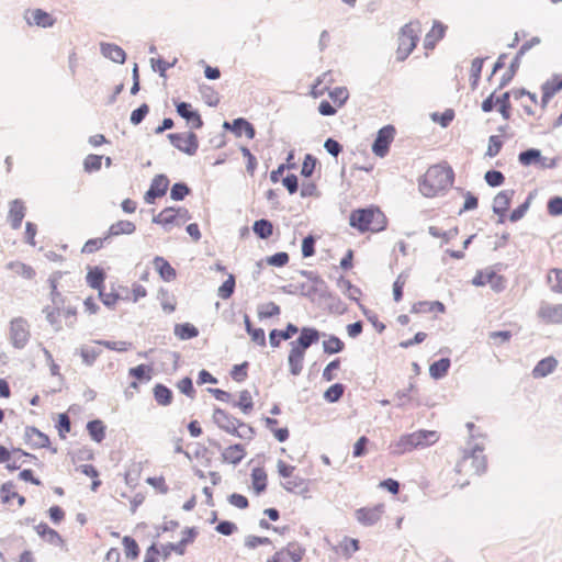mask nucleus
Masks as SVG:
<instances>
[{
  "label": "nucleus",
  "instance_id": "nucleus-5",
  "mask_svg": "<svg viewBox=\"0 0 562 562\" xmlns=\"http://www.w3.org/2000/svg\"><path fill=\"white\" fill-rule=\"evenodd\" d=\"M540 42H541L540 37L533 36L532 38L525 42L520 46V48L516 53L515 57L513 58L512 63L509 64L507 71L503 74L497 89H503L513 80L514 76L516 75L517 70L520 67V60H521L522 56L528 50H530L533 46L540 44Z\"/></svg>",
  "mask_w": 562,
  "mask_h": 562
},
{
  "label": "nucleus",
  "instance_id": "nucleus-15",
  "mask_svg": "<svg viewBox=\"0 0 562 562\" xmlns=\"http://www.w3.org/2000/svg\"><path fill=\"white\" fill-rule=\"evenodd\" d=\"M177 113L184 119L192 128L200 130L203 126V121L200 113L192 108L188 102L181 101L176 104Z\"/></svg>",
  "mask_w": 562,
  "mask_h": 562
},
{
  "label": "nucleus",
  "instance_id": "nucleus-39",
  "mask_svg": "<svg viewBox=\"0 0 562 562\" xmlns=\"http://www.w3.org/2000/svg\"><path fill=\"white\" fill-rule=\"evenodd\" d=\"M414 449H417L413 439H411V435L406 434L400 437V439L392 445V453L393 454H404L406 452H409Z\"/></svg>",
  "mask_w": 562,
  "mask_h": 562
},
{
  "label": "nucleus",
  "instance_id": "nucleus-12",
  "mask_svg": "<svg viewBox=\"0 0 562 562\" xmlns=\"http://www.w3.org/2000/svg\"><path fill=\"white\" fill-rule=\"evenodd\" d=\"M313 294L318 295L319 299L328 301V305L330 310H335L336 312L342 313L345 308H339V306H334V303H340L339 299L335 296L328 289L327 283L321 278L317 282H315L308 290L307 293H303V295L311 296Z\"/></svg>",
  "mask_w": 562,
  "mask_h": 562
},
{
  "label": "nucleus",
  "instance_id": "nucleus-34",
  "mask_svg": "<svg viewBox=\"0 0 562 562\" xmlns=\"http://www.w3.org/2000/svg\"><path fill=\"white\" fill-rule=\"evenodd\" d=\"M541 150L538 148H528L522 150L518 155V161L524 167H529L531 165H539L541 160Z\"/></svg>",
  "mask_w": 562,
  "mask_h": 562
},
{
  "label": "nucleus",
  "instance_id": "nucleus-60",
  "mask_svg": "<svg viewBox=\"0 0 562 562\" xmlns=\"http://www.w3.org/2000/svg\"><path fill=\"white\" fill-rule=\"evenodd\" d=\"M484 180L490 187L496 188L504 183L505 177L501 171L491 169L485 172Z\"/></svg>",
  "mask_w": 562,
  "mask_h": 562
},
{
  "label": "nucleus",
  "instance_id": "nucleus-25",
  "mask_svg": "<svg viewBox=\"0 0 562 562\" xmlns=\"http://www.w3.org/2000/svg\"><path fill=\"white\" fill-rule=\"evenodd\" d=\"M153 263L164 281L170 282L176 279L177 272L175 268L164 257L156 256Z\"/></svg>",
  "mask_w": 562,
  "mask_h": 562
},
{
  "label": "nucleus",
  "instance_id": "nucleus-27",
  "mask_svg": "<svg viewBox=\"0 0 562 562\" xmlns=\"http://www.w3.org/2000/svg\"><path fill=\"white\" fill-rule=\"evenodd\" d=\"M558 366V361L553 357H547L541 359L532 369V376L538 378H544L552 373Z\"/></svg>",
  "mask_w": 562,
  "mask_h": 562
},
{
  "label": "nucleus",
  "instance_id": "nucleus-43",
  "mask_svg": "<svg viewBox=\"0 0 562 562\" xmlns=\"http://www.w3.org/2000/svg\"><path fill=\"white\" fill-rule=\"evenodd\" d=\"M7 268L11 271H13L14 273L23 277L24 279H27V280H31L34 278L35 276V271L34 269L29 266V265H25L23 262H20V261H11L7 265Z\"/></svg>",
  "mask_w": 562,
  "mask_h": 562
},
{
  "label": "nucleus",
  "instance_id": "nucleus-19",
  "mask_svg": "<svg viewBox=\"0 0 562 562\" xmlns=\"http://www.w3.org/2000/svg\"><path fill=\"white\" fill-rule=\"evenodd\" d=\"M35 530L37 535L47 543L55 547H63L65 541L61 536L53 528H50L46 522H40L35 526Z\"/></svg>",
  "mask_w": 562,
  "mask_h": 562
},
{
  "label": "nucleus",
  "instance_id": "nucleus-3",
  "mask_svg": "<svg viewBox=\"0 0 562 562\" xmlns=\"http://www.w3.org/2000/svg\"><path fill=\"white\" fill-rule=\"evenodd\" d=\"M454 172L451 167L434 165L428 168L419 180V191L424 196L432 198L440 191L447 190L453 183Z\"/></svg>",
  "mask_w": 562,
  "mask_h": 562
},
{
  "label": "nucleus",
  "instance_id": "nucleus-40",
  "mask_svg": "<svg viewBox=\"0 0 562 562\" xmlns=\"http://www.w3.org/2000/svg\"><path fill=\"white\" fill-rule=\"evenodd\" d=\"M252 487L257 495H260L267 488V474L263 469L255 468L251 471Z\"/></svg>",
  "mask_w": 562,
  "mask_h": 562
},
{
  "label": "nucleus",
  "instance_id": "nucleus-11",
  "mask_svg": "<svg viewBox=\"0 0 562 562\" xmlns=\"http://www.w3.org/2000/svg\"><path fill=\"white\" fill-rule=\"evenodd\" d=\"M169 187V179L166 175H156L149 186V189L145 192L144 200L147 204L155 203L156 199L164 196L167 193Z\"/></svg>",
  "mask_w": 562,
  "mask_h": 562
},
{
  "label": "nucleus",
  "instance_id": "nucleus-53",
  "mask_svg": "<svg viewBox=\"0 0 562 562\" xmlns=\"http://www.w3.org/2000/svg\"><path fill=\"white\" fill-rule=\"evenodd\" d=\"M191 189L184 182H176L172 184L170 190V199L173 201H182L189 195Z\"/></svg>",
  "mask_w": 562,
  "mask_h": 562
},
{
  "label": "nucleus",
  "instance_id": "nucleus-1",
  "mask_svg": "<svg viewBox=\"0 0 562 562\" xmlns=\"http://www.w3.org/2000/svg\"><path fill=\"white\" fill-rule=\"evenodd\" d=\"M484 436H470L464 448H462L461 459L457 462L456 471L467 477L480 476L486 472L487 459L484 454Z\"/></svg>",
  "mask_w": 562,
  "mask_h": 562
},
{
  "label": "nucleus",
  "instance_id": "nucleus-47",
  "mask_svg": "<svg viewBox=\"0 0 562 562\" xmlns=\"http://www.w3.org/2000/svg\"><path fill=\"white\" fill-rule=\"evenodd\" d=\"M124 552L127 559L135 560L139 555V547L136 540L131 536H124L122 539Z\"/></svg>",
  "mask_w": 562,
  "mask_h": 562
},
{
  "label": "nucleus",
  "instance_id": "nucleus-44",
  "mask_svg": "<svg viewBox=\"0 0 562 562\" xmlns=\"http://www.w3.org/2000/svg\"><path fill=\"white\" fill-rule=\"evenodd\" d=\"M232 405L238 407L244 414H249L254 408V402L251 394L248 390H244L239 393V400L233 401Z\"/></svg>",
  "mask_w": 562,
  "mask_h": 562
},
{
  "label": "nucleus",
  "instance_id": "nucleus-21",
  "mask_svg": "<svg viewBox=\"0 0 562 562\" xmlns=\"http://www.w3.org/2000/svg\"><path fill=\"white\" fill-rule=\"evenodd\" d=\"M100 52L103 57L112 60L113 63L124 64L126 59V53L122 47L112 43L100 44Z\"/></svg>",
  "mask_w": 562,
  "mask_h": 562
},
{
  "label": "nucleus",
  "instance_id": "nucleus-41",
  "mask_svg": "<svg viewBox=\"0 0 562 562\" xmlns=\"http://www.w3.org/2000/svg\"><path fill=\"white\" fill-rule=\"evenodd\" d=\"M76 352L80 355L83 364L87 367H92L97 358L101 355V349L90 346H82Z\"/></svg>",
  "mask_w": 562,
  "mask_h": 562
},
{
  "label": "nucleus",
  "instance_id": "nucleus-48",
  "mask_svg": "<svg viewBox=\"0 0 562 562\" xmlns=\"http://www.w3.org/2000/svg\"><path fill=\"white\" fill-rule=\"evenodd\" d=\"M344 392L345 385L341 383H335L324 392V400L328 403H336L342 397Z\"/></svg>",
  "mask_w": 562,
  "mask_h": 562
},
{
  "label": "nucleus",
  "instance_id": "nucleus-45",
  "mask_svg": "<svg viewBox=\"0 0 562 562\" xmlns=\"http://www.w3.org/2000/svg\"><path fill=\"white\" fill-rule=\"evenodd\" d=\"M153 368L148 364H138L128 370V374L139 382H148L151 379Z\"/></svg>",
  "mask_w": 562,
  "mask_h": 562
},
{
  "label": "nucleus",
  "instance_id": "nucleus-32",
  "mask_svg": "<svg viewBox=\"0 0 562 562\" xmlns=\"http://www.w3.org/2000/svg\"><path fill=\"white\" fill-rule=\"evenodd\" d=\"M233 127L235 130L236 137L246 135L247 138L252 139L256 136V130L254 125L244 117L235 119Z\"/></svg>",
  "mask_w": 562,
  "mask_h": 562
},
{
  "label": "nucleus",
  "instance_id": "nucleus-49",
  "mask_svg": "<svg viewBox=\"0 0 562 562\" xmlns=\"http://www.w3.org/2000/svg\"><path fill=\"white\" fill-rule=\"evenodd\" d=\"M494 280L501 281L502 277L496 274L494 271H490L484 273L483 271H477L474 278L472 279V284L475 286H483L485 284L492 283Z\"/></svg>",
  "mask_w": 562,
  "mask_h": 562
},
{
  "label": "nucleus",
  "instance_id": "nucleus-13",
  "mask_svg": "<svg viewBox=\"0 0 562 562\" xmlns=\"http://www.w3.org/2000/svg\"><path fill=\"white\" fill-rule=\"evenodd\" d=\"M24 439L32 448H49L53 453L57 452L56 448H50L49 437L34 426L25 427Z\"/></svg>",
  "mask_w": 562,
  "mask_h": 562
},
{
  "label": "nucleus",
  "instance_id": "nucleus-46",
  "mask_svg": "<svg viewBox=\"0 0 562 562\" xmlns=\"http://www.w3.org/2000/svg\"><path fill=\"white\" fill-rule=\"evenodd\" d=\"M344 341L335 335H330L327 340L323 341V349L327 355L339 353L344 350Z\"/></svg>",
  "mask_w": 562,
  "mask_h": 562
},
{
  "label": "nucleus",
  "instance_id": "nucleus-54",
  "mask_svg": "<svg viewBox=\"0 0 562 562\" xmlns=\"http://www.w3.org/2000/svg\"><path fill=\"white\" fill-rule=\"evenodd\" d=\"M281 310L280 306L273 302H269L267 304H262L258 308V317L260 319L271 318L278 316Z\"/></svg>",
  "mask_w": 562,
  "mask_h": 562
},
{
  "label": "nucleus",
  "instance_id": "nucleus-17",
  "mask_svg": "<svg viewBox=\"0 0 562 562\" xmlns=\"http://www.w3.org/2000/svg\"><path fill=\"white\" fill-rule=\"evenodd\" d=\"M383 513V505H376L371 508L362 507L356 512V517L363 526H373L376 524Z\"/></svg>",
  "mask_w": 562,
  "mask_h": 562
},
{
  "label": "nucleus",
  "instance_id": "nucleus-31",
  "mask_svg": "<svg viewBox=\"0 0 562 562\" xmlns=\"http://www.w3.org/2000/svg\"><path fill=\"white\" fill-rule=\"evenodd\" d=\"M155 401L161 406H168L173 398L172 391L165 384L157 383L153 389Z\"/></svg>",
  "mask_w": 562,
  "mask_h": 562
},
{
  "label": "nucleus",
  "instance_id": "nucleus-28",
  "mask_svg": "<svg viewBox=\"0 0 562 562\" xmlns=\"http://www.w3.org/2000/svg\"><path fill=\"white\" fill-rule=\"evenodd\" d=\"M136 231V225L131 222V221H126V220H121V221H117L116 223H113L108 232H106V237H115V236H119V235H132L134 234Z\"/></svg>",
  "mask_w": 562,
  "mask_h": 562
},
{
  "label": "nucleus",
  "instance_id": "nucleus-22",
  "mask_svg": "<svg viewBox=\"0 0 562 562\" xmlns=\"http://www.w3.org/2000/svg\"><path fill=\"white\" fill-rule=\"evenodd\" d=\"M25 210L26 209L22 200L15 199L10 202L8 218L13 229H18L21 227L22 221L25 216Z\"/></svg>",
  "mask_w": 562,
  "mask_h": 562
},
{
  "label": "nucleus",
  "instance_id": "nucleus-30",
  "mask_svg": "<svg viewBox=\"0 0 562 562\" xmlns=\"http://www.w3.org/2000/svg\"><path fill=\"white\" fill-rule=\"evenodd\" d=\"M105 277V271L102 268L93 267L89 269L86 280L90 288L99 291L103 289Z\"/></svg>",
  "mask_w": 562,
  "mask_h": 562
},
{
  "label": "nucleus",
  "instance_id": "nucleus-18",
  "mask_svg": "<svg viewBox=\"0 0 562 562\" xmlns=\"http://www.w3.org/2000/svg\"><path fill=\"white\" fill-rule=\"evenodd\" d=\"M299 333V327L288 323L284 329H271L269 333V342L272 348H278L281 340H288Z\"/></svg>",
  "mask_w": 562,
  "mask_h": 562
},
{
  "label": "nucleus",
  "instance_id": "nucleus-33",
  "mask_svg": "<svg viewBox=\"0 0 562 562\" xmlns=\"http://www.w3.org/2000/svg\"><path fill=\"white\" fill-rule=\"evenodd\" d=\"M451 361L449 358H441L437 361H434L429 366V374L435 380H440L445 378L450 368Z\"/></svg>",
  "mask_w": 562,
  "mask_h": 562
},
{
  "label": "nucleus",
  "instance_id": "nucleus-58",
  "mask_svg": "<svg viewBox=\"0 0 562 562\" xmlns=\"http://www.w3.org/2000/svg\"><path fill=\"white\" fill-rule=\"evenodd\" d=\"M532 198H533L532 193H529L526 201L512 211V213L509 215L510 222H513V223L518 222L519 220H521L525 216V214L529 210Z\"/></svg>",
  "mask_w": 562,
  "mask_h": 562
},
{
  "label": "nucleus",
  "instance_id": "nucleus-63",
  "mask_svg": "<svg viewBox=\"0 0 562 562\" xmlns=\"http://www.w3.org/2000/svg\"><path fill=\"white\" fill-rule=\"evenodd\" d=\"M149 113V106L146 103L140 104L137 109L132 111L130 121L133 125H139L146 115Z\"/></svg>",
  "mask_w": 562,
  "mask_h": 562
},
{
  "label": "nucleus",
  "instance_id": "nucleus-20",
  "mask_svg": "<svg viewBox=\"0 0 562 562\" xmlns=\"http://www.w3.org/2000/svg\"><path fill=\"white\" fill-rule=\"evenodd\" d=\"M514 194H515L514 190L499 191L495 195L494 201H493V206H492L493 212L496 215L505 216V214L510 205Z\"/></svg>",
  "mask_w": 562,
  "mask_h": 562
},
{
  "label": "nucleus",
  "instance_id": "nucleus-51",
  "mask_svg": "<svg viewBox=\"0 0 562 562\" xmlns=\"http://www.w3.org/2000/svg\"><path fill=\"white\" fill-rule=\"evenodd\" d=\"M236 280L234 274H228L227 279L222 283L217 290V295L223 299H229L235 291Z\"/></svg>",
  "mask_w": 562,
  "mask_h": 562
},
{
  "label": "nucleus",
  "instance_id": "nucleus-23",
  "mask_svg": "<svg viewBox=\"0 0 562 562\" xmlns=\"http://www.w3.org/2000/svg\"><path fill=\"white\" fill-rule=\"evenodd\" d=\"M411 435V439H413L416 448H426L428 446L434 445L439 440V435L435 430H425L420 429L414 431Z\"/></svg>",
  "mask_w": 562,
  "mask_h": 562
},
{
  "label": "nucleus",
  "instance_id": "nucleus-9",
  "mask_svg": "<svg viewBox=\"0 0 562 562\" xmlns=\"http://www.w3.org/2000/svg\"><path fill=\"white\" fill-rule=\"evenodd\" d=\"M394 135L395 127L393 125H385L382 128H380L371 147L372 153L381 158L386 156L390 149V145L394 139Z\"/></svg>",
  "mask_w": 562,
  "mask_h": 562
},
{
  "label": "nucleus",
  "instance_id": "nucleus-37",
  "mask_svg": "<svg viewBox=\"0 0 562 562\" xmlns=\"http://www.w3.org/2000/svg\"><path fill=\"white\" fill-rule=\"evenodd\" d=\"M175 335L181 340H189L199 335V329L191 323L176 324Z\"/></svg>",
  "mask_w": 562,
  "mask_h": 562
},
{
  "label": "nucleus",
  "instance_id": "nucleus-29",
  "mask_svg": "<svg viewBox=\"0 0 562 562\" xmlns=\"http://www.w3.org/2000/svg\"><path fill=\"white\" fill-rule=\"evenodd\" d=\"M282 486L285 491L290 492V493H295V494H305L306 492H308V484H307V481L301 476H291L289 477V480L284 483H282Z\"/></svg>",
  "mask_w": 562,
  "mask_h": 562
},
{
  "label": "nucleus",
  "instance_id": "nucleus-38",
  "mask_svg": "<svg viewBox=\"0 0 562 562\" xmlns=\"http://www.w3.org/2000/svg\"><path fill=\"white\" fill-rule=\"evenodd\" d=\"M87 430L91 439L101 442L105 437V426L100 419H93L87 423Z\"/></svg>",
  "mask_w": 562,
  "mask_h": 562
},
{
  "label": "nucleus",
  "instance_id": "nucleus-56",
  "mask_svg": "<svg viewBox=\"0 0 562 562\" xmlns=\"http://www.w3.org/2000/svg\"><path fill=\"white\" fill-rule=\"evenodd\" d=\"M510 95L512 92L506 91L502 95L497 97L498 111L504 120H509L510 117Z\"/></svg>",
  "mask_w": 562,
  "mask_h": 562
},
{
  "label": "nucleus",
  "instance_id": "nucleus-14",
  "mask_svg": "<svg viewBox=\"0 0 562 562\" xmlns=\"http://www.w3.org/2000/svg\"><path fill=\"white\" fill-rule=\"evenodd\" d=\"M418 42L417 30L413 23L405 24L398 34V47L402 50L412 53Z\"/></svg>",
  "mask_w": 562,
  "mask_h": 562
},
{
  "label": "nucleus",
  "instance_id": "nucleus-55",
  "mask_svg": "<svg viewBox=\"0 0 562 562\" xmlns=\"http://www.w3.org/2000/svg\"><path fill=\"white\" fill-rule=\"evenodd\" d=\"M283 550L286 552V558L290 562H300L305 552V549L295 542L289 543L286 548H283Z\"/></svg>",
  "mask_w": 562,
  "mask_h": 562
},
{
  "label": "nucleus",
  "instance_id": "nucleus-57",
  "mask_svg": "<svg viewBox=\"0 0 562 562\" xmlns=\"http://www.w3.org/2000/svg\"><path fill=\"white\" fill-rule=\"evenodd\" d=\"M548 282L553 292L562 293V269H551L548 273Z\"/></svg>",
  "mask_w": 562,
  "mask_h": 562
},
{
  "label": "nucleus",
  "instance_id": "nucleus-42",
  "mask_svg": "<svg viewBox=\"0 0 562 562\" xmlns=\"http://www.w3.org/2000/svg\"><path fill=\"white\" fill-rule=\"evenodd\" d=\"M238 418L229 415L226 411L222 408H215L213 412V420L221 429H227L232 424H234Z\"/></svg>",
  "mask_w": 562,
  "mask_h": 562
},
{
  "label": "nucleus",
  "instance_id": "nucleus-10",
  "mask_svg": "<svg viewBox=\"0 0 562 562\" xmlns=\"http://www.w3.org/2000/svg\"><path fill=\"white\" fill-rule=\"evenodd\" d=\"M23 18L27 25L48 29L54 26L56 20L43 9H26Z\"/></svg>",
  "mask_w": 562,
  "mask_h": 562
},
{
  "label": "nucleus",
  "instance_id": "nucleus-24",
  "mask_svg": "<svg viewBox=\"0 0 562 562\" xmlns=\"http://www.w3.org/2000/svg\"><path fill=\"white\" fill-rule=\"evenodd\" d=\"M541 106L546 108L553 95L562 90V76H554L551 81H546L542 87Z\"/></svg>",
  "mask_w": 562,
  "mask_h": 562
},
{
  "label": "nucleus",
  "instance_id": "nucleus-61",
  "mask_svg": "<svg viewBox=\"0 0 562 562\" xmlns=\"http://www.w3.org/2000/svg\"><path fill=\"white\" fill-rule=\"evenodd\" d=\"M316 165L317 159L313 155L306 154L302 164L301 175L305 178L312 177Z\"/></svg>",
  "mask_w": 562,
  "mask_h": 562
},
{
  "label": "nucleus",
  "instance_id": "nucleus-2",
  "mask_svg": "<svg viewBox=\"0 0 562 562\" xmlns=\"http://www.w3.org/2000/svg\"><path fill=\"white\" fill-rule=\"evenodd\" d=\"M321 336L322 333L315 327L304 326L299 328V337L289 344L288 366L292 375L297 376L301 374L306 350L318 342Z\"/></svg>",
  "mask_w": 562,
  "mask_h": 562
},
{
  "label": "nucleus",
  "instance_id": "nucleus-62",
  "mask_svg": "<svg viewBox=\"0 0 562 562\" xmlns=\"http://www.w3.org/2000/svg\"><path fill=\"white\" fill-rule=\"evenodd\" d=\"M329 97L338 106H342L349 98V92L346 87H336L329 92Z\"/></svg>",
  "mask_w": 562,
  "mask_h": 562
},
{
  "label": "nucleus",
  "instance_id": "nucleus-35",
  "mask_svg": "<svg viewBox=\"0 0 562 562\" xmlns=\"http://www.w3.org/2000/svg\"><path fill=\"white\" fill-rule=\"evenodd\" d=\"M446 32V25H443L439 21H435L432 29L425 37V47L426 48H432L435 44L441 40Z\"/></svg>",
  "mask_w": 562,
  "mask_h": 562
},
{
  "label": "nucleus",
  "instance_id": "nucleus-6",
  "mask_svg": "<svg viewBox=\"0 0 562 562\" xmlns=\"http://www.w3.org/2000/svg\"><path fill=\"white\" fill-rule=\"evenodd\" d=\"M26 319L13 318L10 323V341L16 349H23L30 339V328Z\"/></svg>",
  "mask_w": 562,
  "mask_h": 562
},
{
  "label": "nucleus",
  "instance_id": "nucleus-8",
  "mask_svg": "<svg viewBox=\"0 0 562 562\" xmlns=\"http://www.w3.org/2000/svg\"><path fill=\"white\" fill-rule=\"evenodd\" d=\"M182 533L183 537L179 542H168L167 544L161 546V557L164 560H167L172 551L179 555H183L186 547L192 543L198 536V531L194 527H186Z\"/></svg>",
  "mask_w": 562,
  "mask_h": 562
},
{
  "label": "nucleus",
  "instance_id": "nucleus-59",
  "mask_svg": "<svg viewBox=\"0 0 562 562\" xmlns=\"http://www.w3.org/2000/svg\"><path fill=\"white\" fill-rule=\"evenodd\" d=\"M103 156L88 155L83 160V169L86 172L98 171L101 168Z\"/></svg>",
  "mask_w": 562,
  "mask_h": 562
},
{
  "label": "nucleus",
  "instance_id": "nucleus-16",
  "mask_svg": "<svg viewBox=\"0 0 562 562\" xmlns=\"http://www.w3.org/2000/svg\"><path fill=\"white\" fill-rule=\"evenodd\" d=\"M538 316L550 324H562V304L542 303Z\"/></svg>",
  "mask_w": 562,
  "mask_h": 562
},
{
  "label": "nucleus",
  "instance_id": "nucleus-52",
  "mask_svg": "<svg viewBox=\"0 0 562 562\" xmlns=\"http://www.w3.org/2000/svg\"><path fill=\"white\" fill-rule=\"evenodd\" d=\"M337 285L350 300H358L357 295L360 294V289L355 286L348 279L340 277L337 281Z\"/></svg>",
  "mask_w": 562,
  "mask_h": 562
},
{
  "label": "nucleus",
  "instance_id": "nucleus-4",
  "mask_svg": "<svg viewBox=\"0 0 562 562\" xmlns=\"http://www.w3.org/2000/svg\"><path fill=\"white\" fill-rule=\"evenodd\" d=\"M386 223L384 213L376 206L353 210L349 216V225L360 233L381 232L385 229Z\"/></svg>",
  "mask_w": 562,
  "mask_h": 562
},
{
  "label": "nucleus",
  "instance_id": "nucleus-7",
  "mask_svg": "<svg viewBox=\"0 0 562 562\" xmlns=\"http://www.w3.org/2000/svg\"><path fill=\"white\" fill-rule=\"evenodd\" d=\"M167 137L173 147L189 156L195 155L199 148L198 136L193 132L187 134L170 133Z\"/></svg>",
  "mask_w": 562,
  "mask_h": 562
},
{
  "label": "nucleus",
  "instance_id": "nucleus-36",
  "mask_svg": "<svg viewBox=\"0 0 562 562\" xmlns=\"http://www.w3.org/2000/svg\"><path fill=\"white\" fill-rule=\"evenodd\" d=\"M252 231L260 239H268L273 233L272 222L267 218H260L254 222Z\"/></svg>",
  "mask_w": 562,
  "mask_h": 562
},
{
  "label": "nucleus",
  "instance_id": "nucleus-64",
  "mask_svg": "<svg viewBox=\"0 0 562 562\" xmlns=\"http://www.w3.org/2000/svg\"><path fill=\"white\" fill-rule=\"evenodd\" d=\"M548 213L551 216L562 215V196H552L549 199L547 204Z\"/></svg>",
  "mask_w": 562,
  "mask_h": 562
},
{
  "label": "nucleus",
  "instance_id": "nucleus-26",
  "mask_svg": "<svg viewBox=\"0 0 562 562\" xmlns=\"http://www.w3.org/2000/svg\"><path fill=\"white\" fill-rule=\"evenodd\" d=\"M244 457H245V448L240 443L232 445V446L227 447L226 449H224L222 452L223 462L232 463L234 465H237L238 463H240L241 460L244 459Z\"/></svg>",
  "mask_w": 562,
  "mask_h": 562
},
{
  "label": "nucleus",
  "instance_id": "nucleus-50",
  "mask_svg": "<svg viewBox=\"0 0 562 562\" xmlns=\"http://www.w3.org/2000/svg\"><path fill=\"white\" fill-rule=\"evenodd\" d=\"M200 92L204 100V102L209 106H216L220 103V97L218 93L207 85L200 86Z\"/></svg>",
  "mask_w": 562,
  "mask_h": 562
}]
</instances>
